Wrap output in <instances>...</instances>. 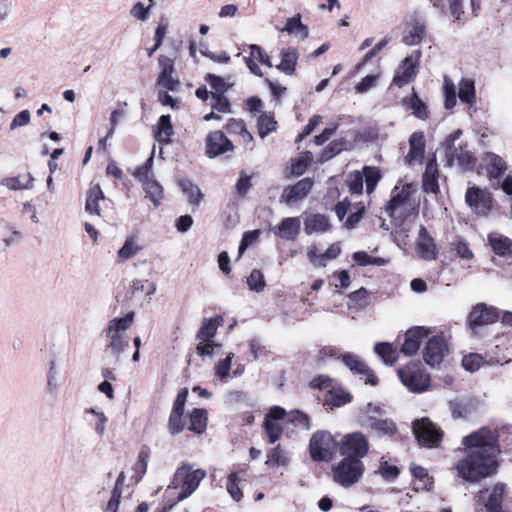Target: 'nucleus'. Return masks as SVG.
Returning <instances> with one entry per match:
<instances>
[{
	"mask_svg": "<svg viewBox=\"0 0 512 512\" xmlns=\"http://www.w3.org/2000/svg\"><path fill=\"white\" fill-rule=\"evenodd\" d=\"M241 475H244V471L232 472L229 474L226 483L227 492L235 501H240L243 497L242 491L239 487Z\"/></svg>",
	"mask_w": 512,
	"mask_h": 512,
	"instance_id": "nucleus-42",
	"label": "nucleus"
},
{
	"mask_svg": "<svg viewBox=\"0 0 512 512\" xmlns=\"http://www.w3.org/2000/svg\"><path fill=\"white\" fill-rule=\"evenodd\" d=\"M421 51L415 50L411 55L407 56L393 77L392 83L395 86L402 87L412 82L417 75L420 65Z\"/></svg>",
	"mask_w": 512,
	"mask_h": 512,
	"instance_id": "nucleus-10",
	"label": "nucleus"
},
{
	"mask_svg": "<svg viewBox=\"0 0 512 512\" xmlns=\"http://www.w3.org/2000/svg\"><path fill=\"white\" fill-rule=\"evenodd\" d=\"M438 169L434 160H430L426 164L425 172L423 174L422 185L423 189L429 193H436L439 189L437 181Z\"/></svg>",
	"mask_w": 512,
	"mask_h": 512,
	"instance_id": "nucleus-28",
	"label": "nucleus"
},
{
	"mask_svg": "<svg viewBox=\"0 0 512 512\" xmlns=\"http://www.w3.org/2000/svg\"><path fill=\"white\" fill-rule=\"evenodd\" d=\"M483 363V357L477 353H471L464 356L462 359V366L466 371H477Z\"/></svg>",
	"mask_w": 512,
	"mask_h": 512,
	"instance_id": "nucleus-56",
	"label": "nucleus"
},
{
	"mask_svg": "<svg viewBox=\"0 0 512 512\" xmlns=\"http://www.w3.org/2000/svg\"><path fill=\"white\" fill-rule=\"evenodd\" d=\"M135 313L128 312L124 317L111 319L105 329L106 353L115 357L117 360L120 355L129 347L126 332L133 323Z\"/></svg>",
	"mask_w": 512,
	"mask_h": 512,
	"instance_id": "nucleus-2",
	"label": "nucleus"
},
{
	"mask_svg": "<svg viewBox=\"0 0 512 512\" xmlns=\"http://www.w3.org/2000/svg\"><path fill=\"white\" fill-rule=\"evenodd\" d=\"M146 197L149 198L155 207H158L163 198V188L155 179L146 177L142 183Z\"/></svg>",
	"mask_w": 512,
	"mask_h": 512,
	"instance_id": "nucleus-34",
	"label": "nucleus"
},
{
	"mask_svg": "<svg viewBox=\"0 0 512 512\" xmlns=\"http://www.w3.org/2000/svg\"><path fill=\"white\" fill-rule=\"evenodd\" d=\"M189 424L187 425V429L197 433L201 434L205 431L207 426V412L204 409L200 408H194L189 413Z\"/></svg>",
	"mask_w": 512,
	"mask_h": 512,
	"instance_id": "nucleus-31",
	"label": "nucleus"
},
{
	"mask_svg": "<svg viewBox=\"0 0 512 512\" xmlns=\"http://www.w3.org/2000/svg\"><path fill=\"white\" fill-rule=\"evenodd\" d=\"M232 142L222 131H214L208 134L206 139V154L209 158H215L226 152L233 151Z\"/></svg>",
	"mask_w": 512,
	"mask_h": 512,
	"instance_id": "nucleus-15",
	"label": "nucleus"
},
{
	"mask_svg": "<svg viewBox=\"0 0 512 512\" xmlns=\"http://www.w3.org/2000/svg\"><path fill=\"white\" fill-rule=\"evenodd\" d=\"M448 352V344L444 337L436 335L427 341L423 349V359L427 365L434 368L443 362Z\"/></svg>",
	"mask_w": 512,
	"mask_h": 512,
	"instance_id": "nucleus-9",
	"label": "nucleus"
},
{
	"mask_svg": "<svg viewBox=\"0 0 512 512\" xmlns=\"http://www.w3.org/2000/svg\"><path fill=\"white\" fill-rule=\"evenodd\" d=\"M483 161L489 178L497 180V184H499V179L507 170V163L505 160L493 152H486L484 154Z\"/></svg>",
	"mask_w": 512,
	"mask_h": 512,
	"instance_id": "nucleus-19",
	"label": "nucleus"
},
{
	"mask_svg": "<svg viewBox=\"0 0 512 512\" xmlns=\"http://www.w3.org/2000/svg\"><path fill=\"white\" fill-rule=\"evenodd\" d=\"M257 127H258V134L263 139L269 133L275 131L276 121L274 120L273 117L264 113L259 116Z\"/></svg>",
	"mask_w": 512,
	"mask_h": 512,
	"instance_id": "nucleus-51",
	"label": "nucleus"
},
{
	"mask_svg": "<svg viewBox=\"0 0 512 512\" xmlns=\"http://www.w3.org/2000/svg\"><path fill=\"white\" fill-rule=\"evenodd\" d=\"M285 463L286 458L280 446L273 448L267 456V465H284Z\"/></svg>",
	"mask_w": 512,
	"mask_h": 512,
	"instance_id": "nucleus-63",
	"label": "nucleus"
},
{
	"mask_svg": "<svg viewBox=\"0 0 512 512\" xmlns=\"http://www.w3.org/2000/svg\"><path fill=\"white\" fill-rule=\"evenodd\" d=\"M186 427L182 412H170L168 419V430L171 435L181 433Z\"/></svg>",
	"mask_w": 512,
	"mask_h": 512,
	"instance_id": "nucleus-53",
	"label": "nucleus"
},
{
	"mask_svg": "<svg viewBox=\"0 0 512 512\" xmlns=\"http://www.w3.org/2000/svg\"><path fill=\"white\" fill-rule=\"evenodd\" d=\"M409 196V185L404 186L401 190H398V187H395L393 195L385 207L386 213L391 218H401L404 215L403 211L408 205Z\"/></svg>",
	"mask_w": 512,
	"mask_h": 512,
	"instance_id": "nucleus-17",
	"label": "nucleus"
},
{
	"mask_svg": "<svg viewBox=\"0 0 512 512\" xmlns=\"http://www.w3.org/2000/svg\"><path fill=\"white\" fill-rule=\"evenodd\" d=\"M219 347L220 345L215 343L213 340L199 341V344L196 346V351L201 357L212 356L214 350Z\"/></svg>",
	"mask_w": 512,
	"mask_h": 512,
	"instance_id": "nucleus-61",
	"label": "nucleus"
},
{
	"mask_svg": "<svg viewBox=\"0 0 512 512\" xmlns=\"http://www.w3.org/2000/svg\"><path fill=\"white\" fill-rule=\"evenodd\" d=\"M288 421L292 423L295 427L310 430V418L309 416L299 410H292L287 414Z\"/></svg>",
	"mask_w": 512,
	"mask_h": 512,
	"instance_id": "nucleus-50",
	"label": "nucleus"
},
{
	"mask_svg": "<svg viewBox=\"0 0 512 512\" xmlns=\"http://www.w3.org/2000/svg\"><path fill=\"white\" fill-rule=\"evenodd\" d=\"M500 435L496 430L482 427L465 436L462 444L465 446L464 455L457 461L454 469L463 481L477 483L497 472L500 454Z\"/></svg>",
	"mask_w": 512,
	"mask_h": 512,
	"instance_id": "nucleus-1",
	"label": "nucleus"
},
{
	"mask_svg": "<svg viewBox=\"0 0 512 512\" xmlns=\"http://www.w3.org/2000/svg\"><path fill=\"white\" fill-rule=\"evenodd\" d=\"M347 146L348 142L343 138L333 140L321 152L319 159L320 162L324 163L332 159L334 156L338 155L343 150H346Z\"/></svg>",
	"mask_w": 512,
	"mask_h": 512,
	"instance_id": "nucleus-39",
	"label": "nucleus"
},
{
	"mask_svg": "<svg viewBox=\"0 0 512 512\" xmlns=\"http://www.w3.org/2000/svg\"><path fill=\"white\" fill-rule=\"evenodd\" d=\"M351 395L341 387L332 386L325 395V404L331 407H340L351 401Z\"/></svg>",
	"mask_w": 512,
	"mask_h": 512,
	"instance_id": "nucleus-30",
	"label": "nucleus"
},
{
	"mask_svg": "<svg viewBox=\"0 0 512 512\" xmlns=\"http://www.w3.org/2000/svg\"><path fill=\"white\" fill-rule=\"evenodd\" d=\"M375 353L381 358L386 365H394L397 361V352L393 349L392 345L386 342L376 343L374 347Z\"/></svg>",
	"mask_w": 512,
	"mask_h": 512,
	"instance_id": "nucleus-41",
	"label": "nucleus"
},
{
	"mask_svg": "<svg viewBox=\"0 0 512 512\" xmlns=\"http://www.w3.org/2000/svg\"><path fill=\"white\" fill-rule=\"evenodd\" d=\"M364 470L362 460L343 457L333 469V479L343 487H350L361 479Z\"/></svg>",
	"mask_w": 512,
	"mask_h": 512,
	"instance_id": "nucleus-4",
	"label": "nucleus"
},
{
	"mask_svg": "<svg viewBox=\"0 0 512 512\" xmlns=\"http://www.w3.org/2000/svg\"><path fill=\"white\" fill-rule=\"evenodd\" d=\"M449 409L454 419L464 418L467 414L466 405L460 399H454L449 402Z\"/></svg>",
	"mask_w": 512,
	"mask_h": 512,
	"instance_id": "nucleus-60",
	"label": "nucleus"
},
{
	"mask_svg": "<svg viewBox=\"0 0 512 512\" xmlns=\"http://www.w3.org/2000/svg\"><path fill=\"white\" fill-rule=\"evenodd\" d=\"M363 181L366 183V191L368 194H371L381 179L380 170L377 167L365 166L363 168Z\"/></svg>",
	"mask_w": 512,
	"mask_h": 512,
	"instance_id": "nucleus-44",
	"label": "nucleus"
},
{
	"mask_svg": "<svg viewBox=\"0 0 512 512\" xmlns=\"http://www.w3.org/2000/svg\"><path fill=\"white\" fill-rule=\"evenodd\" d=\"M458 97L461 102L473 106L476 102L475 84L471 79H462L459 83Z\"/></svg>",
	"mask_w": 512,
	"mask_h": 512,
	"instance_id": "nucleus-37",
	"label": "nucleus"
},
{
	"mask_svg": "<svg viewBox=\"0 0 512 512\" xmlns=\"http://www.w3.org/2000/svg\"><path fill=\"white\" fill-rule=\"evenodd\" d=\"M450 251L464 260H470L473 258V253L470 250L468 243L462 238H457L450 243Z\"/></svg>",
	"mask_w": 512,
	"mask_h": 512,
	"instance_id": "nucleus-47",
	"label": "nucleus"
},
{
	"mask_svg": "<svg viewBox=\"0 0 512 512\" xmlns=\"http://www.w3.org/2000/svg\"><path fill=\"white\" fill-rule=\"evenodd\" d=\"M412 430L422 446L436 448L442 441L443 431L428 418L415 420L412 424Z\"/></svg>",
	"mask_w": 512,
	"mask_h": 512,
	"instance_id": "nucleus-6",
	"label": "nucleus"
},
{
	"mask_svg": "<svg viewBox=\"0 0 512 512\" xmlns=\"http://www.w3.org/2000/svg\"><path fill=\"white\" fill-rule=\"evenodd\" d=\"M417 250L418 255L424 260L430 261L436 259V245L432 237L418 239Z\"/></svg>",
	"mask_w": 512,
	"mask_h": 512,
	"instance_id": "nucleus-40",
	"label": "nucleus"
},
{
	"mask_svg": "<svg viewBox=\"0 0 512 512\" xmlns=\"http://www.w3.org/2000/svg\"><path fill=\"white\" fill-rule=\"evenodd\" d=\"M148 459H149V451L147 448H143L140 451V453L138 455V460L133 467L135 474L132 476V479L135 481V483H138L139 481H141V479L145 475L147 466H148Z\"/></svg>",
	"mask_w": 512,
	"mask_h": 512,
	"instance_id": "nucleus-46",
	"label": "nucleus"
},
{
	"mask_svg": "<svg viewBox=\"0 0 512 512\" xmlns=\"http://www.w3.org/2000/svg\"><path fill=\"white\" fill-rule=\"evenodd\" d=\"M157 286L155 282L149 280L134 279L131 283L128 293L130 298H137L141 294L146 296L153 295L156 292Z\"/></svg>",
	"mask_w": 512,
	"mask_h": 512,
	"instance_id": "nucleus-33",
	"label": "nucleus"
},
{
	"mask_svg": "<svg viewBox=\"0 0 512 512\" xmlns=\"http://www.w3.org/2000/svg\"><path fill=\"white\" fill-rule=\"evenodd\" d=\"M205 81L212 88L213 91L211 93H219L224 95L232 86V84L227 83L224 78L210 73L205 76Z\"/></svg>",
	"mask_w": 512,
	"mask_h": 512,
	"instance_id": "nucleus-49",
	"label": "nucleus"
},
{
	"mask_svg": "<svg viewBox=\"0 0 512 512\" xmlns=\"http://www.w3.org/2000/svg\"><path fill=\"white\" fill-rule=\"evenodd\" d=\"M425 143L421 132H414L409 138V152L405 156V162L408 165L421 163L424 157Z\"/></svg>",
	"mask_w": 512,
	"mask_h": 512,
	"instance_id": "nucleus-20",
	"label": "nucleus"
},
{
	"mask_svg": "<svg viewBox=\"0 0 512 512\" xmlns=\"http://www.w3.org/2000/svg\"><path fill=\"white\" fill-rule=\"evenodd\" d=\"M221 321L222 319L220 317L204 318L196 334V339L199 341L213 340Z\"/></svg>",
	"mask_w": 512,
	"mask_h": 512,
	"instance_id": "nucleus-26",
	"label": "nucleus"
},
{
	"mask_svg": "<svg viewBox=\"0 0 512 512\" xmlns=\"http://www.w3.org/2000/svg\"><path fill=\"white\" fill-rule=\"evenodd\" d=\"M499 317L498 309L479 303L470 312L468 322L470 328L475 331L478 327L494 323Z\"/></svg>",
	"mask_w": 512,
	"mask_h": 512,
	"instance_id": "nucleus-12",
	"label": "nucleus"
},
{
	"mask_svg": "<svg viewBox=\"0 0 512 512\" xmlns=\"http://www.w3.org/2000/svg\"><path fill=\"white\" fill-rule=\"evenodd\" d=\"M206 477L203 469H192L189 464L177 468L168 488L179 489L178 500L182 501L196 491L200 482Z\"/></svg>",
	"mask_w": 512,
	"mask_h": 512,
	"instance_id": "nucleus-3",
	"label": "nucleus"
},
{
	"mask_svg": "<svg viewBox=\"0 0 512 512\" xmlns=\"http://www.w3.org/2000/svg\"><path fill=\"white\" fill-rule=\"evenodd\" d=\"M333 439L329 432H315L309 443L310 455L314 461H328L331 457Z\"/></svg>",
	"mask_w": 512,
	"mask_h": 512,
	"instance_id": "nucleus-11",
	"label": "nucleus"
},
{
	"mask_svg": "<svg viewBox=\"0 0 512 512\" xmlns=\"http://www.w3.org/2000/svg\"><path fill=\"white\" fill-rule=\"evenodd\" d=\"M178 185L181 188L182 192L188 197L189 202L192 205H199L203 197V194L201 193V190L197 185L193 184L187 178L180 179Z\"/></svg>",
	"mask_w": 512,
	"mask_h": 512,
	"instance_id": "nucleus-38",
	"label": "nucleus"
},
{
	"mask_svg": "<svg viewBox=\"0 0 512 512\" xmlns=\"http://www.w3.org/2000/svg\"><path fill=\"white\" fill-rule=\"evenodd\" d=\"M299 52L295 48H284L280 51L281 62L276 69L286 75H292L296 70Z\"/></svg>",
	"mask_w": 512,
	"mask_h": 512,
	"instance_id": "nucleus-23",
	"label": "nucleus"
},
{
	"mask_svg": "<svg viewBox=\"0 0 512 512\" xmlns=\"http://www.w3.org/2000/svg\"><path fill=\"white\" fill-rule=\"evenodd\" d=\"M34 183V177L31 173L18 175L14 177H6L1 180V185L5 186L9 190H24L32 189Z\"/></svg>",
	"mask_w": 512,
	"mask_h": 512,
	"instance_id": "nucleus-25",
	"label": "nucleus"
},
{
	"mask_svg": "<svg viewBox=\"0 0 512 512\" xmlns=\"http://www.w3.org/2000/svg\"><path fill=\"white\" fill-rule=\"evenodd\" d=\"M425 36V24L421 21H415L406 28L402 41L408 46H415L420 44Z\"/></svg>",
	"mask_w": 512,
	"mask_h": 512,
	"instance_id": "nucleus-24",
	"label": "nucleus"
},
{
	"mask_svg": "<svg viewBox=\"0 0 512 512\" xmlns=\"http://www.w3.org/2000/svg\"><path fill=\"white\" fill-rule=\"evenodd\" d=\"M272 231L275 235L292 241L300 231V219L298 217L285 218L279 226L272 228Z\"/></svg>",
	"mask_w": 512,
	"mask_h": 512,
	"instance_id": "nucleus-22",
	"label": "nucleus"
},
{
	"mask_svg": "<svg viewBox=\"0 0 512 512\" xmlns=\"http://www.w3.org/2000/svg\"><path fill=\"white\" fill-rule=\"evenodd\" d=\"M371 412L380 413L381 409L377 406L373 407L369 403L365 414L360 416L359 422L361 427L373 431L377 436L393 437L397 432L395 422L387 418L370 415Z\"/></svg>",
	"mask_w": 512,
	"mask_h": 512,
	"instance_id": "nucleus-5",
	"label": "nucleus"
},
{
	"mask_svg": "<svg viewBox=\"0 0 512 512\" xmlns=\"http://www.w3.org/2000/svg\"><path fill=\"white\" fill-rule=\"evenodd\" d=\"M234 354L230 353L225 359L219 361L215 366V374L221 379L224 380L228 377L229 371L231 369V360Z\"/></svg>",
	"mask_w": 512,
	"mask_h": 512,
	"instance_id": "nucleus-59",
	"label": "nucleus"
},
{
	"mask_svg": "<svg viewBox=\"0 0 512 512\" xmlns=\"http://www.w3.org/2000/svg\"><path fill=\"white\" fill-rule=\"evenodd\" d=\"M305 232L312 234L314 232H326L330 228L328 218L322 214H313L305 220Z\"/></svg>",
	"mask_w": 512,
	"mask_h": 512,
	"instance_id": "nucleus-35",
	"label": "nucleus"
},
{
	"mask_svg": "<svg viewBox=\"0 0 512 512\" xmlns=\"http://www.w3.org/2000/svg\"><path fill=\"white\" fill-rule=\"evenodd\" d=\"M247 285L250 290L260 293L266 287L263 273L259 269H253L247 277Z\"/></svg>",
	"mask_w": 512,
	"mask_h": 512,
	"instance_id": "nucleus-48",
	"label": "nucleus"
},
{
	"mask_svg": "<svg viewBox=\"0 0 512 512\" xmlns=\"http://www.w3.org/2000/svg\"><path fill=\"white\" fill-rule=\"evenodd\" d=\"M404 104L412 110V114L421 120L428 118V110L426 104L414 92L410 97L404 99Z\"/></svg>",
	"mask_w": 512,
	"mask_h": 512,
	"instance_id": "nucleus-36",
	"label": "nucleus"
},
{
	"mask_svg": "<svg viewBox=\"0 0 512 512\" xmlns=\"http://www.w3.org/2000/svg\"><path fill=\"white\" fill-rule=\"evenodd\" d=\"M313 187V180L309 177L299 180L296 184L287 186L280 197V201L292 205L303 200Z\"/></svg>",
	"mask_w": 512,
	"mask_h": 512,
	"instance_id": "nucleus-14",
	"label": "nucleus"
},
{
	"mask_svg": "<svg viewBox=\"0 0 512 512\" xmlns=\"http://www.w3.org/2000/svg\"><path fill=\"white\" fill-rule=\"evenodd\" d=\"M153 4L154 0H149V5L147 7L144 6L142 2H137L132 6L130 15L137 20L146 21L149 18Z\"/></svg>",
	"mask_w": 512,
	"mask_h": 512,
	"instance_id": "nucleus-55",
	"label": "nucleus"
},
{
	"mask_svg": "<svg viewBox=\"0 0 512 512\" xmlns=\"http://www.w3.org/2000/svg\"><path fill=\"white\" fill-rule=\"evenodd\" d=\"M174 134L170 115L160 116L157 123L156 140L160 143L168 144L171 142V136Z\"/></svg>",
	"mask_w": 512,
	"mask_h": 512,
	"instance_id": "nucleus-32",
	"label": "nucleus"
},
{
	"mask_svg": "<svg viewBox=\"0 0 512 512\" xmlns=\"http://www.w3.org/2000/svg\"><path fill=\"white\" fill-rule=\"evenodd\" d=\"M398 376L402 384L411 392L421 393L430 386L429 375L416 367L401 368L398 370Z\"/></svg>",
	"mask_w": 512,
	"mask_h": 512,
	"instance_id": "nucleus-8",
	"label": "nucleus"
},
{
	"mask_svg": "<svg viewBox=\"0 0 512 512\" xmlns=\"http://www.w3.org/2000/svg\"><path fill=\"white\" fill-rule=\"evenodd\" d=\"M211 107L219 113H231V106L228 98L219 93H211Z\"/></svg>",
	"mask_w": 512,
	"mask_h": 512,
	"instance_id": "nucleus-54",
	"label": "nucleus"
},
{
	"mask_svg": "<svg viewBox=\"0 0 512 512\" xmlns=\"http://www.w3.org/2000/svg\"><path fill=\"white\" fill-rule=\"evenodd\" d=\"M445 156L449 166H452L456 161L463 170H472L476 161L472 153L461 145L455 147V153L452 151V155L449 154V150H445Z\"/></svg>",
	"mask_w": 512,
	"mask_h": 512,
	"instance_id": "nucleus-21",
	"label": "nucleus"
},
{
	"mask_svg": "<svg viewBox=\"0 0 512 512\" xmlns=\"http://www.w3.org/2000/svg\"><path fill=\"white\" fill-rule=\"evenodd\" d=\"M157 83L160 87L171 91H175L179 86L178 79H175L172 73L165 74V72H160Z\"/></svg>",
	"mask_w": 512,
	"mask_h": 512,
	"instance_id": "nucleus-58",
	"label": "nucleus"
},
{
	"mask_svg": "<svg viewBox=\"0 0 512 512\" xmlns=\"http://www.w3.org/2000/svg\"><path fill=\"white\" fill-rule=\"evenodd\" d=\"M342 362L354 374L366 376V384H371L373 386L378 384L376 376L358 355L347 352L342 355Z\"/></svg>",
	"mask_w": 512,
	"mask_h": 512,
	"instance_id": "nucleus-16",
	"label": "nucleus"
},
{
	"mask_svg": "<svg viewBox=\"0 0 512 512\" xmlns=\"http://www.w3.org/2000/svg\"><path fill=\"white\" fill-rule=\"evenodd\" d=\"M369 442L361 432L348 434L342 440L340 454L346 458L360 459L368 453Z\"/></svg>",
	"mask_w": 512,
	"mask_h": 512,
	"instance_id": "nucleus-7",
	"label": "nucleus"
},
{
	"mask_svg": "<svg viewBox=\"0 0 512 512\" xmlns=\"http://www.w3.org/2000/svg\"><path fill=\"white\" fill-rule=\"evenodd\" d=\"M363 175L360 171L350 172L346 178V184L352 194H362Z\"/></svg>",
	"mask_w": 512,
	"mask_h": 512,
	"instance_id": "nucleus-52",
	"label": "nucleus"
},
{
	"mask_svg": "<svg viewBox=\"0 0 512 512\" xmlns=\"http://www.w3.org/2000/svg\"><path fill=\"white\" fill-rule=\"evenodd\" d=\"M264 427L269 438V442L274 444L278 441L283 432L282 427L277 422L270 421L269 419H265Z\"/></svg>",
	"mask_w": 512,
	"mask_h": 512,
	"instance_id": "nucleus-57",
	"label": "nucleus"
},
{
	"mask_svg": "<svg viewBox=\"0 0 512 512\" xmlns=\"http://www.w3.org/2000/svg\"><path fill=\"white\" fill-rule=\"evenodd\" d=\"M465 199L477 214L486 215L492 207L491 194L478 187L468 188Z\"/></svg>",
	"mask_w": 512,
	"mask_h": 512,
	"instance_id": "nucleus-13",
	"label": "nucleus"
},
{
	"mask_svg": "<svg viewBox=\"0 0 512 512\" xmlns=\"http://www.w3.org/2000/svg\"><path fill=\"white\" fill-rule=\"evenodd\" d=\"M141 247L138 245L135 237H128L123 246L118 251V257L121 261H127L128 259L134 257L139 251Z\"/></svg>",
	"mask_w": 512,
	"mask_h": 512,
	"instance_id": "nucleus-45",
	"label": "nucleus"
},
{
	"mask_svg": "<svg viewBox=\"0 0 512 512\" xmlns=\"http://www.w3.org/2000/svg\"><path fill=\"white\" fill-rule=\"evenodd\" d=\"M489 242L493 251L497 255L505 256L507 254H510L512 251V241L507 237H494L490 235Z\"/></svg>",
	"mask_w": 512,
	"mask_h": 512,
	"instance_id": "nucleus-43",
	"label": "nucleus"
},
{
	"mask_svg": "<svg viewBox=\"0 0 512 512\" xmlns=\"http://www.w3.org/2000/svg\"><path fill=\"white\" fill-rule=\"evenodd\" d=\"M428 333L429 331L422 326H416L409 329L404 335V342L400 351L406 356L415 355L419 350L423 339L428 336Z\"/></svg>",
	"mask_w": 512,
	"mask_h": 512,
	"instance_id": "nucleus-18",
	"label": "nucleus"
},
{
	"mask_svg": "<svg viewBox=\"0 0 512 512\" xmlns=\"http://www.w3.org/2000/svg\"><path fill=\"white\" fill-rule=\"evenodd\" d=\"M31 115L29 110H22L14 116L10 123V130L13 131L18 127H24L30 123Z\"/></svg>",
	"mask_w": 512,
	"mask_h": 512,
	"instance_id": "nucleus-64",
	"label": "nucleus"
},
{
	"mask_svg": "<svg viewBox=\"0 0 512 512\" xmlns=\"http://www.w3.org/2000/svg\"><path fill=\"white\" fill-rule=\"evenodd\" d=\"M104 200V193L99 185L92 186L88 192L85 211L91 215L101 216L99 201Z\"/></svg>",
	"mask_w": 512,
	"mask_h": 512,
	"instance_id": "nucleus-27",
	"label": "nucleus"
},
{
	"mask_svg": "<svg viewBox=\"0 0 512 512\" xmlns=\"http://www.w3.org/2000/svg\"><path fill=\"white\" fill-rule=\"evenodd\" d=\"M505 487L502 483H497L492 488L488 500L485 503L486 512H503L502 502Z\"/></svg>",
	"mask_w": 512,
	"mask_h": 512,
	"instance_id": "nucleus-29",
	"label": "nucleus"
},
{
	"mask_svg": "<svg viewBox=\"0 0 512 512\" xmlns=\"http://www.w3.org/2000/svg\"><path fill=\"white\" fill-rule=\"evenodd\" d=\"M249 49L252 57L258 59L260 63L267 67H273L269 55L259 45H249Z\"/></svg>",
	"mask_w": 512,
	"mask_h": 512,
	"instance_id": "nucleus-62",
	"label": "nucleus"
}]
</instances>
